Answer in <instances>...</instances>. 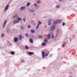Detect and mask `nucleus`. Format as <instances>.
<instances>
[{
    "instance_id": "e433bc0d",
    "label": "nucleus",
    "mask_w": 77,
    "mask_h": 77,
    "mask_svg": "<svg viewBox=\"0 0 77 77\" xmlns=\"http://www.w3.org/2000/svg\"><path fill=\"white\" fill-rule=\"evenodd\" d=\"M23 21L24 23H25V21H26V18H24L23 19Z\"/></svg>"
},
{
    "instance_id": "72a5a7b5",
    "label": "nucleus",
    "mask_w": 77,
    "mask_h": 77,
    "mask_svg": "<svg viewBox=\"0 0 77 77\" xmlns=\"http://www.w3.org/2000/svg\"><path fill=\"white\" fill-rule=\"evenodd\" d=\"M21 62H22V63H24V62H25V60H22Z\"/></svg>"
},
{
    "instance_id": "6ab92c4d",
    "label": "nucleus",
    "mask_w": 77,
    "mask_h": 77,
    "mask_svg": "<svg viewBox=\"0 0 77 77\" xmlns=\"http://www.w3.org/2000/svg\"><path fill=\"white\" fill-rule=\"evenodd\" d=\"M11 31V29L9 28H8L7 29V32H8V33H9Z\"/></svg>"
},
{
    "instance_id": "4be33fe9",
    "label": "nucleus",
    "mask_w": 77,
    "mask_h": 77,
    "mask_svg": "<svg viewBox=\"0 0 77 77\" xmlns=\"http://www.w3.org/2000/svg\"><path fill=\"white\" fill-rule=\"evenodd\" d=\"M25 36H26V37H29V34L28 33H27L25 34Z\"/></svg>"
},
{
    "instance_id": "4468645a",
    "label": "nucleus",
    "mask_w": 77,
    "mask_h": 77,
    "mask_svg": "<svg viewBox=\"0 0 77 77\" xmlns=\"http://www.w3.org/2000/svg\"><path fill=\"white\" fill-rule=\"evenodd\" d=\"M60 7V5H57L56 6V8H57L58 9H59V8Z\"/></svg>"
},
{
    "instance_id": "c756f323",
    "label": "nucleus",
    "mask_w": 77,
    "mask_h": 77,
    "mask_svg": "<svg viewBox=\"0 0 77 77\" xmlns=\"http://www.w3.org/2000/svg\"><path fill=\"white\" fill-rule=\"evenodd\" d=\"M30 4V3L29 2L28 3L27 5H26L27 6H29Z\"/></svg>"
},
{
    "instance_id": "37998d69",
    "label": "nucleus",
    "mask_w": 77,
    "mask_h": 77,
    "mask_svg": "<svg viewBox=\"0 0 77 77\" xmlns=\"http://www.w3.org/2000/svg\"><path fill=\"white\" fill-rule=\"evenodd\" d=\"M45 27H47V26H45Z\"/></svg>"
},
{
    "instance_id": "b1692460",
    "label": "nucleus",
    "mask_w": 77,
    "mask_h": 77,
    "mask_svg": "<svg viewBox=\"0 0 77 77\" xmlns=\"http://www.w3.org/2000/svg\"><path fill=\"white\" fill-rule=\"evenodd\" d=\"M31 33H34L35 30L33 29L31 30Z\"/></svg>"
},
{
    "instance_id": "0eeeda50",
    "label": "nucleus",
    "mask_w": 77,
    "mask_h": 77,
    "mask_svg": "<svg viewBox=\"0 0 77 77\" xmlns=\"http://www.w3.org/2000/svg\"><path fill=\"white\" fill-rule=\"evenodd\" d=\"M7 23V21H6V20H5L3 25V28L5 27V25H6Z\"/></svg>"
},
{
    "instance_id": "1a4fd4ad",
    "label": "nucleus",
    "mask_w": 77,
    "mask_h": 77,
    "mask_svg": "<svg viewBox=\"0 0 77 77\" xmlns=\"http://www.w3.org/2000/svg\"><path fill=\"white\" fill-rule=\"evenodd\" d=\"M42 46H45L46 45V43L45 42H43L42 44Z\"/></svg>"
},
{
    "instance_id": "9d476101",
    "label": "nucleus",
    "mask_w": 77,
    "mask_h": 77,
    "mask_svg": "<svg viewBox=\"0 0 77 77\" xmlns=\"http://www.w3.org/2000/svg\"><path fill=\"white\" fill-rule=\"evenodd\" d=\"M47 37L48 39H49L50 38V34H48Z\"/></svg>"
},
{
    "instance_id": "f8f14e48",
    "label": "nucleus",
    "mask_w": 77,
    "mask_h": 77,
    "mask_svg": "<svg viewBox=\"0 0 77 77\" xmlns=\"http://www.w3.org/2000/svg\"><path fill=\"white\" fill-rule=\"evenodd\" d=\"M22 35H19V39L20 40H21L22 39Z\"/></svg>"
},
{
    "instance_id": "412c9836",
    "label": "nucleus",
    "mask_w": 77,
    "mask_h": 77,
    "mask_svg": "<svg viewBox=\"0 0 77 77\" xmlns=\"http://www.w3.org/2000/svg\"><path fill=\"white\" fill-rule=\"evenodd\" d=\"M37 4H39L40 3H41V1L40 0L37 1Z\"/></svg>"
},
{
    "instance_id": "ea45409f",
    "label": "nucleus",
    "mask_w": 77,
    "mask_h": 77,
    "mask_svg": "<svg viewBox=\"0 0 77 77\" xmlns=\"http://www.w3.org/2000/svg\"><path fill=\"white\" fill-rule=\"evenodd\" d=\"M33 24L34 26H35V25H36V23H33Z\"/></svg>"
},
{
    "instance_id": "9b49d317",
    "label": "nucleus",
    "mask_w": 77,
    "mask_h": 77,
    "mask_svg": "<svg viewBox=\"0 0 77 77\" xmlns=\"http://www.w3.org/2000/svg\"><path fill=\"white\" fill-rule=\"evenodd\" d=\"M48 25H49V26H50V25L51 24V20H48Z\"/></svg>"
},
{
    "instance_id": "c03bdc74",
    "label": "nucleus",
    "mask_w": 77,
    "mask_h": 77,
    "mask_svg": "<svg viewBox=\"0 0 77 77\" xmlns=\"http://www.w3.org/2000/svg\"><path fill=\"white\" fill-rule=\"evenodd\" d=\"M69 77H71V76H69Z\"/></svg>"
},
{
    "instance_id": "2f4dec72",
    "label": "nucleus",
    "mask_w": 77,
    "mask_h": 77,
    "mask_svg": "<svg viewBox=\"0 0 77 77\" xmlns=\"http://www.w3.org/2000/svg\"><path fill=\"white\" fill-rule=\"evenodd\" d=\"M1 37H3V36H5V34L2 33L1 35Z\"/></svg>"
},
{
    "instance_id": "a878e982",
    "label": "nucleus",
    "mask_w": 77,
    "mask_h": 77,
    "mask_svg": "<svg viewBox=\"0 0 77 77\" xmlns=\"http://www.w3.org/2000/svg\"><path fill=\"white\" fill-rule=\"evenodd\" d=\"M20 29L21 30H23L24 29V27L23 26H21L20 27Z\"/></svg>"
},
{
    "instance_id": "2eb2a0df",
    "label": "nucleus",
    "mask_w": 77,
    "mask_h": 77,
    "mask_svg": "<svg viewBox=\"0 0 77 77\" xmlns=\"http://www.w3.org/2000/svg\"><path fill=\"white\" fill-rule=\"evenodd\" d=\"M29 42L31 43H33V39L32 38H30L29 39Z\"/></svg>"
},
{
    "instance_id": "bb28decb",
    "label": "nucleus",
    "mask_w": 77,
    "mask_h": 77,
    "mask_svg": "<svg viewBox=\"0 0 77 77\" xmlns=\"http://www.w3.org/2000/svg\"><path fill=\"white\" fill-rule=\"evenodd\" d=\"M25 48L26 50H28V49H29V47H28V46H25Z\"/></svg>"
},
{
    "instance_id": "4c0bfd02",
    "label": "nucleus",
    "mask_w": 77,
    "mask_h": 77,
    "mask_svg": "<svg viewBox=\"0 0 77 77\" xmlns=\"http://www.w3.org/2000/svg\"><path fill=\"white\" fill-rule=\"evenodd\" d=\"M38 38H41L42 37V36H38Z\"/></svg>"
},
{
    "instance_id": "7ed1b4c3",
    "label": "nucleus",
    "mask_w": 77,
    "mask_h": 77,
    "mask_svg": "<svg viewBox=\"0 0 77 77\" xmlns=\"http://www.w3.org/2000/svg\"><path fill=\"white\" fill-rule=\"evenodd\" d=\"M9 5L8 4L6 5V6H5L4 8V11L5 12H6L7 11H8V8H9Z\"/></svg>"
},
{
    "instance_id": "5701e85b",
    "label": "nucleus",
    "mask_w": 77,
    "mask_h": 77,
    "mask_svg": "<svg viewBox=\"0 0 77 77\" xmlns=\"http://www.w3.org/2000/svg\"><path fill=\"white\" fill-rule=\"evenodd\" d=\"M45 42L47 43L48 42V40L47 38H45Z\"/></svg>"
},
{
    "instance_id": "a19ab883",
    "label": "nucleus",
    "mask_w": 77,
    "mask_h": 77,
    "mask_svg": "<svg viewBox=\"0 0 77 77\" xmlns=\"http://www.w3.org/2000/svg\"><path fill=\"white\" fill-rule=\"evenodd\" d=\"M58 0V1H62V0Z\"/></svg>"
},
{
    "instance_id": "f3484780",
    "label": "nucleus",
    "mask_w": 77,
    "mask_h": 77,
    "mask_svg": "<svg viewBox=\"0 0 77 77\" xmlns=\"http://www.w3.org/2000/svg\"><path fill=\"white\" fill-rule=\"evenodd\" d=\"M17 17H18V16H17V14H15V16H14L13 17V18H15V19L17 18Z\"/></svg>"
},
{
    "instance_id": "79ce46f5",
    "label": "nucleus",
    "mask_w": 77,
    "mask_h": 77,
    "mask_svg": "<svg viewBox=\"0 0 77 77\" xmlns=\"http://www.w3.org/2000/svg\"><path fill=\"white\" fill-rule=\"evenodd\" d=\"M35 15V14H33V15Z\"/></svg>"
},
{
    "instance_id": "58836bf2",
    "label": "nucleus",
    "mask_w": 77,
    "mask_h": 77,
    "mask_svg": "<svg viewBox=\"0 0 77 77\" xmlns=\"http://www.w3.org/2000/svg\"><path fill=\"white\" fill-rule=\"evenodd\" d=\"M65 23L63 22V24H62V25L63 26H64L65 25Z\"/></svg>"
},
{
    "instance_id": "dca6fc26",
    "label": "nucleus",
    "mask_w": 77,
    "mask_h": 77,
    "mask_svg": "<svg viewBox=\"0 0 77 77\" xmlns=\"http://www.w3.org/2000/svg\"><path fill=\"white\" fill-rule=\"evenodd\" d=\"M38 23L39 24V25H41V24H42V22L40 21H38Z\"/></svg>"
},
{
    "instance_id": "393cba45",
    "label": "nucleus",
    "mask_w": 77,
    "mask_h": 77,
    "mask_svg": "<svg viewBox=\"0 0 77 77\" xmlns=\"http://www.w3.org/2000/svg\"><path fill=\"white\" fill-rule=\"evenodd\" d=\"M58 21V23H61L62 22V20H57Z\"/></svg>"
},
{
    "instance_id": "39448f33",
    "label": "nucleus",
    "mask_w": 77,
    "mask_h": 77,
    "mask_svg": "<svg viewBox=\"0 0 77 77\" xmlns=\"http://www.w3.org/2000/svg\"><path fill=\"white\" fill-rule=\"evenodd\" d=\"M19 22H20V21L17 20H16L13 21V23L14 24H16V23H19Z\"/></svg>"
},
{
    "instance_id": "f257e3e1",
    "label": "nucleus",
    "mask_w": 77,
    "mask_h": 77,
    "mask_svg": "<svg viewBox=\"0 0 77 77\" xmlns=\"http://www.w3.org/2000/svg\"><path fill=\"white\" fill-rule=\"evenodd\" d=\"M49 51H48V53H45V52L43 51L42 52V58H44L45 56H47L49 54Z\"/></svg>"
},
{
    "instance_id": "473e14b6",
    "label": "nucleus",
    "mask_w": 77,
    "mask_h": 77,
    "mask_svg": "<svg viewBox=\"0 0 77 77\" xmlns=\"http://www.w3.org/2000/svg\"><path fill=\"white\" fill-rule=\"evenodd\" d=\"M54 35H53V34H52V39H53V38H54Z\"/></svg>"
},
{
    "instance_id": "6e6552de",
    "label": "nucleus",
    "mask_w": 77,
    "mask_h": 77,
    "mask_svg": "<svg viewBox=\"0 0 77 77\" xmlns=\"http://www.w3.org/2000/svg\"><path fill=\"white\" fill-rule=\"evenodd\" d=\"M18 38H14V42H17L18 41Z\"/></svg>"
},
{
    "instance_id": "f03ea898",
    "label": "nucleus",
    "mask_w": 77,
    "mask_h": 77,
    "mask_svg": "<svg viewBox=\"0 0 77 77\" xmlns=\"http://www.w3.org/2000/svg\"><path fill=\"white\" fill-rule=\"evenodd\" d=\"M50 31L51 32H53V31H54L56 29V27L55 26H51V27H50Z\"/></svg>"
},
{
    "instance_id": "c9c22d12",
    "label": "nucleus",
    "mask_w": 77,
    "mask_h": 77,
    "mask_svg": "<svg viewBox=\"0 0 77 77\" xmlns=\"http://www.w3.org/2000/svg\"><path fill=\"white\" fill-rule=\"evenodd\" d=\"M34 6H35V7H36V6H38V5H37V4H36V3L34 4Z\"/></svg>"
},
{
    "instance_id": "aec40b11",
    "label": "nucleus",
    "mask_w": 77,
    "mask_h": 77,
    "mask_svg": "<svg viewBox=\"0 0 77 77\" xmlns=\"http://www.w3.org/2000/svg\"><path fill=\"white\" fill-rule=\"evenodd\" d=\"M17 20H18H18H20V21H22V19H21V18L20 17H19L17 18Z\"/></svg>"
},
{
    "instance_id": "7c9ffc66",
    "label": "nucleus",
    "mask_w": 77,
    "mask_h": 77,
    "mask_svg": "<svg viewBox=\"0 0 77 77\" xmlns=\"http://www.w3.org/2000/svg\"><path fill=\"white\" fill-rule=\"evenodd\" d=\"M39 26V24H38L37 26H36V29H38V27Z\"/></svg>"
},
{
    "instance_id": "cd10ccee",
    "label": "nucleus",
    "mask_w": 77,
    "mask_h": 77,
    "mask_svg": "<svg viewBox=\"0 0 77 77\" xmlns=\"http://www.w3.org/2000/svg\"><path fill=\"white\" fill-rule=\"evenodd\" d=\"M66 44V43H64L62 46V47H63V46H65Z\"/></svg>"
},
{
    "instance_id": "c85d7f7f",
    "label": "nucleus",
    "mask_w": 77,
    "mask_h": 77,
    "mask_svg": "<svg viewBox=\"0 0 77 77\" xmlns=\"http://www.w3.org/2000/svg\"><path fill=\"white\" fill-rule=\"evenodd\" d=\"M11 54H12V55L14 54H15V53H14V51H12L11 53Z\"/></svg>"
},
{
    "instance_id": "a211bd4d",
    "label": "nucleus",
    "mask_w": 77,
    "mask_h": 77,
    "mask_svg": "<svg viewBox=\"0 0 77 77\" xmlns=\"http://www.w3.org/2000/svg\"><path fill=\"white\" fill-rule=\"evenodd\" d=\"M57 23H58V21L57 20H56L54 22V23L55 24H57Z\"/></svg>"
},
{
    "instance_id": "ddd939ff",
    "label": "nucleus",
    "mask_w": 77,
    "mask_h": 77,
    "mask_svg": "<svg viewBox=\"0 0 77 77\" xmlns=\"http://www.w3.org/2000/svg\"><path fill=\"white\" fill-rule=\"evenodd\" d=\"M33 52H28L29 55H32V54H33Z\"/></svg>"
},
{
    "instance_id": "423d86ee",
    "label": "nucleus",
    "mask_w": 77,
    "mask_h": 77,
    "mask_svg": "<svg viewBox=\"0 0 77 77\" xmlns=\"http://www.w3.org/2000/svg\"><path fill=\"white\" fill-rule=\"evenodd\" d=\"M25 8H26V7H25L24 6H22V7H20V10H21V11H22V10L25 9Z\"/></svg>"
},
{
    "instance_id": "f704fd0d",
    "label": "nucleus",
    "mask_w": 77,
    "mask_h": 77,
    "mask_svg": "<svg viewBox=\"0 0 77 77\" xmlns=\"http://www.w3.org/2000/svg\"><path fill=\"white\" fill-rule=\"evenodd\" d=\"M30 27H31V26H30V25H28V29H30Z\"/></svg>"
},
{
    "instance_id": "20e7f679",
    "label": "nucleus",
    "mask_w": 77,
    "mask_h": 77,
    "mask_svg": "<svg viewBox=\"0 0 77 77\" xmlns=\"http://www.w3.org/2000/svg\"><path fill=\"white\" fill-rule=\"evenodd\" d=\"M29 11L31 13H34L35 11V10L33 9H29Z\"/></svg>"
}]
</instances>
